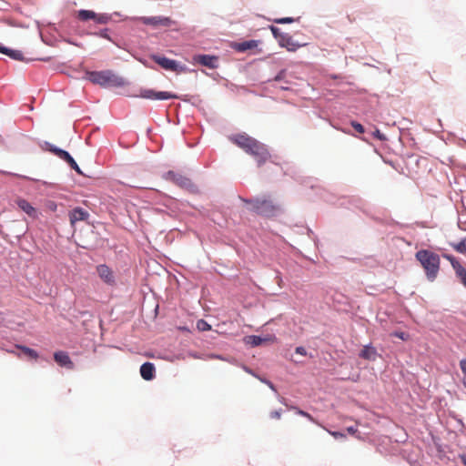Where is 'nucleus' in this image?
Wrapping results in <instances>:
<instances>
[{
    "mask_svg": "<svg viewBox=\"0 0 466 466\" xmlns=\"http://www.w3.org/2000/svg\"><path fill=\"white\" fill-rule=\"evenodd\" d=\"M230 141L250 155L258 167L270 158L267 146L246 133L236 134L229 137Z\"/></svg>",
    "mask_w": 466,
    "mask_h": 466,
    "instance_id": "nucleus-1",
    "label": "nucleus"
},
{
    "mask_svg": "<svg viewBox=\"0 0 466 466\" xmlns=\"http://www.w3.org/2000/svg\"><path fill=\"white\" fill-rule=\"evenodd\" d=\"M241 201L249 206L248 210L258 216L273 218L281 212V206L271 196L264 195L255 198H240Z\"/></svg>",
    "mask_w": 466,
    "mask_h": 466,
    "instance_id": "nucleus-2",
    "label": "nucleus"
},
{
    "mask_svg": "<svg viewBox=\"0 0 466 466\" xmlns=\"http://www.w3.org/2000/svg\"><path fill=\"white\" fill-rule=\"evenodd\" d=\"M415 257L424 268L428 279L432 281L440 269L441 259L439 255L427 249H421L416 253Z\"/></svg>",
    "mask_w": 466,
    "mask_h": 466,
    "instance_id": "nucleus-3",
    "label": "nucleus"
},
{
    "mask_svg": "<svg viewBox=\"0 0 466 466\" xmlns=\"http://www.w3.org/2000/svg\"><path fill=\"white\" fill-rule=\"evenodd\" d=\"M87 76L89 81L103 86H121L124 85V79L111 71L90 72Z\"/></svg>",
    "mask_w": 466,
    "mask_h": 466,
    "instance_id": "nucleus-4",
    "label": "nucleus"
},
{
    "mask_svg": "<svg viewBox=\"0 0 466 466\" xmlns=\"http://www.w3.org/2000/svg\"><path fill=\"white\" fill-rule=\"evenodd\" d=\"M77 18L81 21L94 20L100 25H106L111 20V16L107 14H96L91 10H79L77 12Z\"/></svg>",
    "mask_w": 466,
    "mask_h": 466,
    "instance_id": "nucleus-5",
    "label": "nucleus"
},
{
    "mask_svg": "<svg viewBox=\"0 0 466 466\" xmlns=\"http://www.w3.org/2000/svg\"><path fill=\"white\" fill-rule=\"evenodd\" d=\"M138 96L151 100H167L178 97L177 95L170 92L155 91L149 88L141 89Z\"/></svg>",
    "mask_w": 466,
    "mask_h": 466,
    "instance_id": "nucleus-6",
    "label": "nucleus"
},
{
    "mask_svg": "<svg viewBox=\"0 0 466 466\" xmlns=\"http://www.w3.org/2000/svg\"><path fill=\"white\" fill-rule=\"evenodd\" d=\"M47 147L50 152L54 153L59 158L66 161L70 166V167L76 170L79 175H83L79 166L67 151L56 147L50 144H47Z\"/></svg>",
    "mask_w": 466,
    "mask_h": 466,
    "instance_id": "nucleus-7",
    "label": "nucleus"
},
{
    "mask_svg": "<svg viewBox=\"0 0 466 466\" xmlns=\"http://www.w3.org/2000/svg\"><path fill=\"white\" fill-rule=\"evenodd\" d=\"M152 59L157 65H159L162 68H164L166 70L177 72V71H182V69H183V67L179 66V65L177 64V62L176 60H172V59H169L165 56L154 55V56H152Z\"/></svg>",
    "mask_w": 466,
    "mask_h": 466,
    "instance_id": "nucleus-8",
    "label": "nucleus"
},
{
    "mask_svg": "<svg viewBox=\"0 0 466 466\" xmlns=\"http://www.w3.org/2000/svg\"><path fill=\"white\" fill-rule=\"evenodd\" d=\"M144 25L153 26H170L174 22L169 17L166 16H144L140 18Z\"/></svg>",
    "mask_w": 466,
    "mask_h": 466,
    "instance_id": "nucleus-9",
    "label": "nucleus"
},
{
    "mask_svg": "<svg viewBox=\"0 0 466 466\" xmlns=\"http://www.w3.org/2000/svg\"><path fill=\"white\" fill-rule=\"evenodd\" d=\"M166 177L180 187L189 188L192 187V182L188 177L174 171H168L166 175Z\"/></svg>",
    "mask_w": 466,
    "mask_h": 466,
    "instance_id": "nucleus-10",
    "label": "nucleus"
},
{
    "mask_svg": "<svg viewBox=\"0 0 466 466\" xmlns=\"http://www.w3.org/2000/svg\"><path fill=\"white\" fill-rule=\"evenodd\" d=\"M96 271L100 279L108 285L115 284V276L111 268L105 264L98 265Z\"/></svg>",
    "mask_w": 466,
    "mask_h": 466,
    "instance_id": "nucleus-11",
    "label": "nucleus"
},
{
    "mask_svg": "<svg viewBox=\"0 0 466 466\" xmlns=\"http://www.w3.org/2000/svg\"><path fill=\"white\" fill-rule=\"evenodd\" d=\"M54 360L61 367H65L68 370H73L75 368L74 362L66 351H56L54 353Z\"/></svg>",
    "mask_w": 466,
    "mask_h": 466,
    "instance_id": "nucleus-12",
    "label": "nucleus"
},
{
    "mask_svg": "<svg viewBox=\"0 0 466 466\" xmlns=\"http://www.w3.org/2000/svg\"><path fill=\"white\" fill-rule=\"evenodd\" d=\"M194 62L205 66L208 68H216L218 66V57L209 55H198L194 56Z\"/></svg>",
    "mask_w": 466,
    "mask_h": 466,
    "instance_id": "nucleus-13",
    "label": "nucleus"
},
{
    "mask_svg": "<svg viewBox=\"0 0 466 466\" xmlns=\"http://www.w3.org/2000/svg\"><path fill=\"white\" fill-rule=\"evenodd\" d=\"M88 216V212L82 208H76L69 214L70 224L74 226L78 221L86 220Z\"/></svg>",
    "mask_w": 466,
    "mask_h": 466,
    "instance_id": "nucleus-14",
    "label": "nucleus"
},
{
    "mask_svg": "<svg viewBox=\"0 0 466 466\" xmlns=\"http://www.w3.org/2000/svg\"><path fill=\"white\" fill-rule=\"evenodd\" d=\"M16 204L25 213H26L30 218H36L38 217L37 210L25 199L18 198L16 200Z\"/></svg>",
    "mask_w": 466,
    "mask_h": 466,
    "instance_id": "nucleus-15",
    "label": "nucleus"
},
{
    "mask_svg": "<svg viewBox=\"0 0 466 466\" xmlns=\"http://www.w3.org/2000/svg\"><path fill=\"white\" fill-rule=\"evenodd\" d=\"M273 340H274V339L271 337L262 338V337L256 336V335L246 336L244 338V342L247 345H249L251 347H257V346L261 345L262 343L270 342Z\"/></svg>",
    "mask_w": 466,
    "mask_h": 466,
    "instance_id": "nucleus-16",
    "label": "nucleus"
},
{
    "mask_svg": "<svg viewBox=\"0 0 466 466\" xmlns=\"http://www.w3.org/2000/svg\"><path fill=\"white\" fill-rule=\"evenodd\" d=\"M141 377L146 380H151L155 377V366L151 362H145L140 367Z\"/></svg>",
    "mask_w": 466,
    "mask_h": 466,
    "instance_id": "nucleus-17",
    "label": "nucleus"
},
{
    "mask_svg": "<svg viewBox=\"0 0 466 466\" xmlns=\"http://www.w3.org/2000/svg\"><path fill=\"white\" fill-rule=\"evenodd\" d=\"M279 44L280 46L286 47L287 50L290 52L296 51L300 46L299 45L296 44L292 37L288 34H285L280 37Z\"/></svg>",
    "mask_w": 466,
    "mask_h": 466,
    "instance_id": "nucleus-18",
    "label": "nucleus"
},
{
    "mask_svg": "<svg viewBox=\"0 0 466 466\" xmlns=\"http://www.w3.org/2000/svg\"><path fill=\"white\" fill-rule=\"evenodd\" d=\"M377 350L370 345L364 346L361 351L360 352V357L367 360L373 361L377 359Z\"/></svg>",
    "mask_w": 466,
    "mask_h": 466,
    "instance_id": "nucleus-19",
    "label": "nucleus"
},
{
    "mask_svg": "<svg viewBox=\"0 0 466 466\" xmlns=\"http://www.w3.org/2000/svg\"><path fill=\"white\" fill-rule=\"evenodd\" d=\"M0 53L6 55L10 58L17 61H25L23 53L19 50L10 49L5 46H1ZM28 60H26L27 62Z\"/></svg>",
    "mask_w": 466,
    "mask_h": 466,
    "instance_id": "nucleus-20",
    "label": "nucleus"
},
{
    "mask_svg": "<svg viewBox=\"0 0 466 466\" xmlns=\"http://www.w3.org/2000/svg\"><path fill=\"white\" fill-rule=\"evenodd\" d=\"M257 46H258V41L248 40V41H244L242 43L237 44L235 48L238 52H245L247 50L253 49Z\"/></svg>",
    "mask_w": 466,
    "mask_h": 466,
    "instance_id": "nucleus-21",
    "label": "nucleus"
},
{
    "mask_svg": "<svg viewBox=\"0 0 466 466\" xmlns=\"http://www.w3.org/2000/svg\"><path fill=\"white\" fill-rule=\"evenodd\" d=\"M18 349H20L23 351V353H25L31 359L36 360L38 358V353L33 349H30L25 346H18Z\"/></svg>",
    "mask_w": 466,
    "mask_h": 466,
    "instance_id": "nucleus-22",
    "label": "nucleus"
},
{
    "mask_svg": "<svg viewBox=\"0 0 466 466\" xmlns=\"http://www.w3.org/2000/svg\"><path fill=\"white\" fill-rule=\"evenodd\" d=\"M454 250L459 253H466V237L456 244H451Z\"/></svg>",
    "mask_w": 466,
    "mask_h": 466,
    "instance_id": "nucleus-23",
    "label": "nucleus"
},
{
    "mask_svg": "<svg viewBox=\"0 0 466 466\" xmlns=\"http://www.w3.org/2000/svg\"><path fill=\"white\" fill-rule=\"evenodd\" d=\"M270 31H271L272 35H274V37L276 39H278L279 42L280 41V37L285 35L284 33H282L280 31L279 28L273 26V25L270 26Z\"/></svg>",
    "mask_w": 466,
    "mask_h": 466,
    "instance_id": "nucleus-24",
    "label": "nucleus"
},
{
    "mask_svg": "<svg viewBox=\"0 0 466 466\" xmlns=\"http://www.w3.org/2000/svg\"><path fill=\"white\" fill-rule=\"evenodd\" d=\"M460 368L461 370V372L463 373L462 383H463L464 387H466V358L462 359L460 361Z\"/></svg>",
    "mask_w": 466,
    "mask_h": 466,
    "instance_id": "nucleus-25",
    "label": "nucleus"
},
{
    "mask_svg": "<svg viewBox=\"0 0 466 466\" xmlns=\"http://www.w3.org/2000/svg\"><path fill=\"white\" fill-rule=\"evenodd\" d=\"M458 277L461 279L462 284L466 287V269L463 267L459 268Z\"/></svg>",
    "mask_w": 466,
    "mask_h": 466,
    "instance_id": "nucleus-26",
    "label": "nucleus"
},
{
    "mask_svg": "<svg viewBox=\"0 0 466 466\" xmlns=\"http://www.w3.org/2000/svg\"><path fill=\"white\" fill-rule=\"evenodd\" d=\"M290 409L294 410L297 414H299L300 416H303V417H306V418H308L311 421L314 420V419L312 418V416L309 413H308V412H306L304 410H299V409H298L296 407H290Z\"/></svg>",
    "mask_w": 466,
    "mask_h": 466,
    "instance_id": "nucleus-27",
    "label": "nucleus"
},
{
    "mask_svg": "<svg viewBox=\"0 0 466 466\" xmlns=\"http://www.w3.org/2000/svg\"><path fill=\"white\" fill-rule=\"evenodd\" d=\"M391 336L397 337L402 340H408L409 339V334L401 331H395L391 334Z\"/></svg>",
    "mask_w": 466,
    "mask_h": 466,
    "instance_id": "nucleus-28",
    "label": "nucleus"
},
{
    "mask_svg": "<svg viewBox=\"0 0 466 466\" xmlns=\"http://www.w3.org/2000/svg\"><path fill=\"white\" fill-rule=\"evenodd\" d=\"M295 19L292 17H283L279 19H275V23L277 24H290L293 23Z\"/></svg>",
    "mask_w": 466,
    "mask_h": 466,
    "instance_id": "nucleus-29",
    "label": "nucleus"
},
{
    "mask_svg": "<svg viewBox=\"0 0 466 466\" xmlns=\"http://www.w3.org/2000/svg\"><path fill=\"white\" fill-rule=\"evenodd\" d=\"M351 126L352 127L359 133L362 134L364 133V127L361 124L358 123V122H351Z\"/></svg>",
    "mask_w": 466,
    "mask_h": 466,
    "instance_id": "nucleus-30",
    "label": "nucleus"
},
{
    "mask_svg": "<svg viewBox=\"0 0 466 466\" xmlns=\"http://www.w3.org/2000/svg\"><path fill=\"white\" fill-rule=\"evenodd\" d=\"M198 328L201 330H209L211 329L210 325L204 320L198 321Z\"/></svg>",
    "mask_w": 466,
    "mask_h": 466,
    "instance_id": "nucleus-31",
    "label": "nucleus"
},
{
    "mask_svg": "<svg viewBox=\"0 0 466 466\" xmlns=\"http://www.w3.org/2000/svg\"><path fill=\"white\" fill-rule=\"evenodd\" d=\"M448 258L451 260V265H452L453 268L455 269L456 274L458 275V269H459L460 267H462V266L454 258L448 257Z\"/></svg>",
    "mask_w": 466,
    "mask_h": 466,
    "instance_id": "nucleus-32",
    "label": "nucleus"
},
{
    "mask_svg": "<svg viewBox=\"0 0 466 466\" xmlns=\"http://www.w3.org/2000/svg\"><path fill=\"white\" fill-rule=\"evenodd\" d=\"M96 35H99L100 37L105 38V39L111 40V38H110V36L108 35V30L107 29L101 30Z\"/></svg>",
    "mask_w": 466,
    "mask_h": 466,
    "instance_id": "nucleus-33",
    "label": "nucleus"
},
{
    "mask_svg": "<svg viewBox=\"0 0 466 466\" xmlns=\"http://www.w3.org/2000/svg\"><path fill=\"white\" fill-rule=\"evenodd\" d=\"M286 70H281L274 78L275 81H280L284 78Z\"/></svg>",
    "mask_w": 466,
    "mask_h": 466,
    "instance_id": "nucleus-34",
    "label": "nucleus"
},
{
    "mask_svg": "<svg viewBox=\"0 0 466 466\" xmlns=\"http://www.w3.org/2000/svg\"><path fill=\"white\" fill-rule=\"evenodd\" d=\"M297 354L305 356L307 354L306 349L304 347H297L295 350Z\"/></svg>",
    "mask_w": 466,
    "mask_h": 466,
    "instance_id": "nucleus-35",
    "label": "nucleus"
},
{
    "mask_svg": "<svg viewBox=\"0 0 466 466\" xmlns=\"http://www.w3.org/2000/svg\"><path fill=\"white\" fill-rule=\"evenodd\" d=\"M281 416V411L280 410H274L270 413V418L272 419H276V420H279Z\"/></svg>",
    "mask_w": 466,
    "mask_h": 466,
    "instance_id": "nucleus-36",
    "label": "nucleus"
},
{
    "mask_svg": "<svg viewBox=\"0 0 466 466\" xmlns=\"http://www.w3.org/2000/svg\"><path fill=\"white\" fill-rule=\"evenodd\" d=\"M374 136H375L376 137H378L380 140H385V139H386L385 136H384V135H382V134L380 132V130H378V129L374 132Z\"/></svg>",
    "mask_w": 466,
    "mask_h": 466,
    "instance_id": "nucleus-37",
    "label": "nucleus"
},
{
    "mask_svg": "<svg viewBox=\"0 0 466 466\" xmlns=\"http://www.w3.org/2000/svg\"><path fill=\"white\" fill-rule=\"evenodd\" d=\"M272 390L276 391V388L269 380H263Z\"/></svg>",
    "mask_w": 466,
    "mask_h": 466,
    "instance_id": "nucleus-38",
    "label": "nucleus"
},
{
    "mask_svg": "<svg viewBox=\"0 0 466 466\" xmlns=\"http://www.w3.org/2000/svg\"><path fill=\"white\" fill-rule=\"evenodd\" d=\"M461 461L466 465V454L461 456Z\"/></svg>",
    "mask_w": 466,
    "mask_h": 466,
    "instance_id": "nucleus-39",
    "label": "nucleus"
},
{
    "mask_svg": "<svg viewBox=\"0 0 466 466\" xmlns=\"http://www.w3.org/2000/svg\"><path fill=\"white\" fill-rule=\"evenodd\" d=\"M349 431H350V432H351V433H353V431H352V429H351V428H350V429H349Z\"/></svg>",
    "mask_w": 466,
    "mask_h": 466,
    "instance_id": "nucleus-40",
    "label": "nucleus"
},
{
    "mask_svg": "<svg viewBox=\"0 0 466 466\" xmlns=\"http://www.w3.org/2000/svg\"><path fill=\"white\" fill-rule=\"evenodd\" d=\"M41 60H42V61H48L49 59L42 58Z\"/></svg>",
    "mask_w": 466,
    "mask_h": 466,
    "instance_id": "nucleus-41",
    "label": "nucleus"
}]
</instances>
